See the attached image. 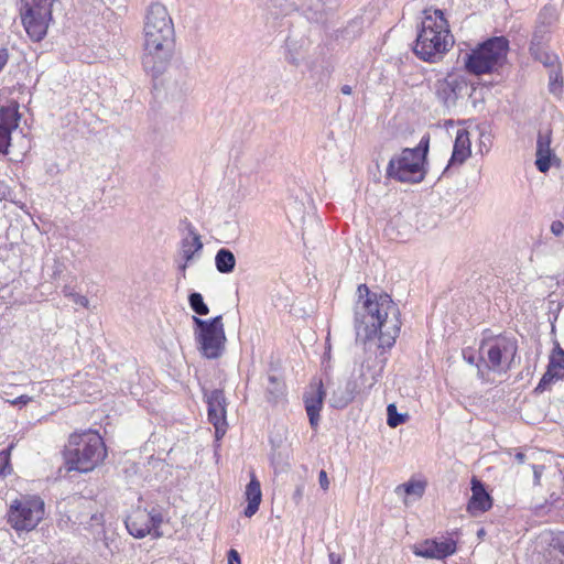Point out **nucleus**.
<instances>
[{
	"instance_id": "nucleus-1",
	"label": "nucleus",
	"mask_w": 564,
	"mask_h": 564,
	"mask_svg": "<svg viewBox=\"0 0 564 564\" xmlns=\"http://www.w3.org/2000/svg\"><path fill=\"white\" fill-rule=\"evenodd\" d=\"M355 328L358 338H379L380 347L390 348L401 328L400 311L390 295L370 292L366 284L357 289Z\"/></svg>"
},
{
	"instance_id": "nucleus-2",
	"label": "nucleus",
	"mask_w": 564,
	"mask_h": 564,
	"mask_svg": "<svg viewBox=\"0 0 564 564\" xmlns=\"http://www.w3.org/2000/svg\"><path fill=\"white\" fill-rule=\"evenodd\" d=\"M141 39L142 69L158 79L167 70L175 47L174 22L164 4L154 2L147 8Z\"/></svg>"
},
{
	"instance_id": "nucleus-3",
	"label": "nucleus",
	"mask_w": 564,
	"mask_h": 564,
	"mask_svg": "<svg viewBox=\"0 0 564 564\" xmlns=\"http://www.w3.org/2000/svg\"><path fill=\"white\" fill-rule=\"evenodd\" d=\"M454 44L447 20L441 10H425L419 30L414 54L425 62H436Z\"/></svg>"
},
{
	"instance_id": "nucleus-4",
	"label": "nucleus",
	"mask_w": 564,
	"mask_h": 564,
	"mask_svg": "<svg viewBox=\"0 0 564 564\" xmlns=\"http://www.w3.org/2000/svg\"><path fill=\"white\" fill-rule=\"evenodd\" d=\"M64 455L68 470L88 473L105 459L107 451L97 432L86 431L70 435Z\"/></svg>"
},
{
	"instance_id": "nucleus-5",
	"label": "nucleus",
	"mask_w": 564,
	"mask_h": 564,
	"mask_svg": "<svg viewBox=\"0 0 564 564\" xmlns=\"http://www.w3.org/2000/svg\"><path fill=\"white\" fill-rule=\"evenodd\" d=\"M429 152V138H422L417 147L405 148L393 156L387 167V177L402 183H420L425 177L424 164Z\"/></svg>"
},
{
	"instance_id": "nucleus-6",
	"label": "nucleus",
	"mask_w": 564,
	"mask_h": 564,
	"mask_svg": "<svg viewBox=\"0 0 564 564\" xmlns=\"http://www.w3.org/2000/svg\"><path fill=\"white\" fill-rule=\"evenodd\" d=\"M509 42L506 37H492L466 55L465 66L475 75L496 72L507 58Z\"/></svg>"
},
{
	"instance_id": "nucleus-7",
	"label": "nucleus",
	"mask_w": 564,
	"mask_h": 564,
	"mask_svg": "<svg viewBox=\"0 0 564 564\" xmlns=\"http://www.w3.org/2000/svg\"><path fill=\"white\" fill-rule=\"evenodd\" d=\"M193 322L196 325L195 339L200 354L208 359L221 357L227 341L223 317L219 315L205 321L193 316Z\"/></svg>"
},
{
	"instance_id": "nucleus-8",
	"label": "nucleus",
	"mask_w": 564,
	"mask_h": 564,
	"mask_svg": "<svg viewBox=\"0 0 564 564\" xmlns=\"http://www.w3.org/2000/svg\"><path fill=\"white\" fill-rule=\"evenodd\" d=\"M21 19L31 40L39 42L52 21V0H22Z\"/></svg>"
},
{
	"instance_id": "nucleus-9",
	"label": "nucleus",
	"mask_w": 564,
	"mask_h": 564,
	"mask_svg": "<svg viewBox=\"0 0 564 564\" xmlns=\"http://www.w3.org/2000/svg\"><path fill=\"white\" fill-rule=\"evenodd\" d=\"M44 517V502L39 497H22L10 505L8 522L17 531H31Z\"/></svg>"
},
{
	"instance_id": "nucleus-10",
	"label": "nucleus",
	"mask_w": 564,
	"mask_h": 564,
	"mask_svg": "<svg viewBox=\"0 0 564 564\" xmlns=\"http://www.w3.org/2000/svg\"><path fill=\"white\" fill-rule=\"evenodd\" d=\"M517 355V343L507 337H498L480 346L481 359L494 371L507 370Z\"/></svg>"
},
{
	"instance_id": "nucleus-11",
	"label": "nucleus",
	"mask_w": 564,
	"mask_h": 564,
	"mask_svg": "<svg viewBox=\"0 0 564 564\" xmlns=\"http://www.w3.org/2000/svg\"><path fill=\"white\" fill-rule=\"evenodd\" d=\"M474 90L466 78L457 74H449L435 83L436 97L446 108L456 106L459 99L471 96Z\"/></svg>"
},
{
	"instance_id": "nucleus-12",
	"label": "nucleus",
	"mask_w": 564,
	"mask_h": 564,
	"mask_svg": "<svg viewBox=\"0 0 564 564\" xmlns=\"http://www.w3.org/2000/svg\"><path fill=\"white\" fill-rule=\"evenodd\" d=\"M162 521L161 513L154 509L152 511L137 509L127 518L126 527L129 533L138 539L144 538L148 534L160 538L162 533L159 531V527Z\"/></svg>"
},
{
	"instance_id": "nucleus-13",
	"label": "nucleus",
	"mask_w": 564,
	"mask_h": 564,
	"mask_svg": "<svg viewBox=\"0 0 564 564\" xmlns=\"http://www.w3.org/2000/svg\"><path fill=\"white\" fill-rule=\"evenodd\" d=\"M208 420L215 427V436L221 438L226 433V399L221 390L215 389L206 394Z\"/></svg>"
},
{
	"instance_id": "nucleus-14",
	"label": "nucleus",
	"mask_w": 564,
	"mask_h": 564,
	"mask_svg": "<svg viewBox=\"0 0 564 564\" xmlns=\"http://www.w3.org/2000/svg\"><path fill=\"white\" fill-rule=\"evenodd\" d=\"M456 552V541L452 538H442L441 540H425L413 546V553L416 556L425 558L443 560Z\"/></svg>"
},
{
	"instance_id": "nucleus-15",
	"label": "nucleus",
	"mask_w": 564,
	"mask_h": 564,
	"mask_svg": "<svg viewBox=\"0 0 564 564\" xmlns=\"http://www.w3.org/2000/svg\"><path fill=\"white\" fill-rule=\"evenodd\" d=\"M20 113L17 102L0 107V152L8 153L11 133L19 126Z\"/></svg>"
},
{
	"instance_id": "nucleus-16",
	"label": "nucleus",
	"mask_w": 564,
	"mask_h": 564,
	"mask_svg": "<svg viewBox=\"0 0 564 564\" xmlns=\"http://www.w3.org/2000/svg\"><path fill=\"white\" fill-rule=\"evenodd\" d=\"M556 20V11L552 7H544L538 15L536 25L532 35L530 52H538V48L545 47L551 25Z\"/></svg>"
},
{
	"instance_id": "nucleus-17",
	"label": "nucleus",
	"mask_w": 564,
	"mask_h": 564,
	"mask_svg": "<svg viewBox=\"0 0 564 564\" xmlns=\"http://www.w3.org/2000/svg\"><path fill=\"white\" fill-rule=\"evenodd\" d=\"M203 247L204 245L200 235L196 232L192 226H189L187 235L181 240L180 249V256L183 262L178 264V270L183 273L184 276L187 265L195 259L199 258Z\"/></svg>"
},
{
	"instance_id": "nucleus-18",
	"label": "nucleus",
	"mask_w": 564,
	"mask_h": 564,
	"mask_svg": "<svg viewBox=\"0 0 564 564\" xmlns=\"http://www.w3.org/2000/svg\"><path fill=\"white\" fill-rule=\"evenodd\" d=\"M325 391L322 381L311 384L304 394L305 410L313 429H316L319 421Z\"/></svg>"
},
{
	"instance_id": "nucleus-19",
	"label": "nucleus",
	"mask_w": 564,
	"mask_h": 564,
	"mask_svg": "<svg viewBox=\"0 0 564 564\" xmlns=\"http://www.w3.org/2000/svg\"><path fill=\"white\" fill-rule=\"evenodd\" d=\"M552 131L550 129L540 131L536 140V169L541 173H546L552 164V161H556L557 158L554 151L551 149Z\"/></svg>"
},
{
	"instance_id": "nucleus-20",
	"label": "nucleus",
	"mask_w": 564,
	"mask_h": 564,
	"mask_svg": "<svg viewBox=\"0 0 564 564\" xmlns=\"http://www.w3.org/2000/svg\"><path fill=\"white\" fill-rule=\"evenodd\" d=\"M562 378H564V350L558 347L553 350L547 369L538 384L536 390L543 391L551 382Z\"/></svg>"
},
{
	"instance_id": "nucleus-21",
	"label": "nucleus",
	"mask_w": 564,
	"mask_h": 564,
	"mask_svg": "<svg viewBox=\"0 0 564 564\" xmlns=\"http://www.w3.org/2000/svg\"><path fill=\"white\" fill-rule=\"evenodd\" d=\"M471 485L473 495L467 509L473 516H478L491 508V498L479 480L474 478Z\"/></svg>"
},
{
	"instance_id": "nucleus-22",
	"label": "nucleus",
	"mask_w": 564,
	"mask_h": 564,
	"mask_svg": "<svg viewBox=\"0 0 564 564\" xmlns=\"http://www.w3.org/2000/svg\"><path fill=\"white\" fill-rule=\"evenodd\" d=\"M470 147L471 142L468 131L465 129L458 130L454 142L452 158L446 170L454 164L462 165L471 154Z\"/></svg>"
},
{
	"instance_id": "nucleus-23",
	"label": "nucleus",
	"mask_w": 564,
	"mask_h": 564,
	"mask_svg": "<svg viewBox=\"0 0 564 564\" xmlns=\"http://www.w3.org/2000/svg\"><path fill=\"white\" fill-rule=\"evenodd\" d=\"M248 506L245 509V516L251 518L259 509L262 499L261 486L254 474H251V479L246 487L245 491Z\"/></svg>"
},
{
	"instance_id": "nucleus-24",
	"label": "nucleus",
	"mask_w": 564,
	"mask_h": 564,
	"mask_svg": "<svg viewBox=\"0 0 564 564\" xmlns=\"http://www.w3.org/2000/svg\"><path fill=\"white\" fill-rule=\"evenodd\" d=\"M356 382L350 380L344 384H338L329 399L330 405L337 409L347 406L356 395Z\"/></svg>"
},
{
	"instance_id": "nucleus-25",
	"label": "nucleus",
	"mask_w": 564,
	"mask_h": 564,
	"mask_svg": "<svg viewBox=\"0 0 564 564\" xmlns=\"http://www.w3.org/2000/svg\"><path fill=\"white\" fill-rule=\"evenodd\" d=\"M308 43L304 39L288 37L286 40V61L292 65H300L307 52Z\"/></svg>"
},
{
	"instance_id": "nucleus-26",
	"label": "nucleus",
	"mask_w": 564,
	"mask_h": 564,
	"mask_svg": "<svg viewBox=\"0 0 564 564\" xmlns=\"http://www.w3.org/2000/svg\"><path fill=\"white\" fill-rule=\"evenodd\" d=\"M545 564H564V534L553 538L544 552Z\"/></svg>"
},
{
	"instance_id": "nucleus-27",
	"label": "nucleus",
	"mask_w": 564,
	"mask_h": 564,
	"mask_svg": "<svg viewBox=\"0 0 564 564\" xmlns=\"http://www.w3.org/2000/svg\"><path fill=\"white\" fill-rule=\"evenodd\" d=\"M295 9L302 10L310 19H317L325 10L326 0H290Z\"/></svg>"
},
{
	"instance_id": "nucleus-28",
	"label": "nucleus",
	"mask_w": 564,
	"mask_h": 564,
	"mask_svg": "<svg viewBox=\"0 0 564 564\" xmlns=\"http://www.w3.org/2000/svg\"><path fill=\"white\" fill-rule=\"evenodd\" d=\"M215 265L218 272L230 273L235 270L236 257L229 249L221 248L215 256Z\"/></svg>"
},
{
	"instance_id": "nucleus-29",
	"label": "nucleus",
	"mask_w": 564,
	"mask_h": 564,
	"mask_svg": "<svg viewBox=\"0 0 564 564\" xmlns=\"http://www.w3.org/2000/svg\"><path fill=\"white\" fill-rule=\"evenodd\" d=\"M424 484L421 481H410L402 484L395 488L397 495H404V502L408 503V497L413 496L415 498H421L424 494Z\"/></svg>"
},
{
	"instance_id": "nucleus-30",
	"label": "nucleus",
	"mask_w": 564,
	"mask_h": 564,
	"mask_svg": "<svg viewBox=\"0 0 564 564\" xmlns=\"http://www.w3.org/2000/svg\"><path fill=\"white\" fill-rule=\"evenodd\" d=\"M549 91L555 97H561L563 94V76L562 66H555L549 70Z\"/></svg>"
},
{
	"instance_id": "nucleus-31",
	"label": "nucleus",
	"mask_w": 564,
	"mask_h": 564,
	"mask_svg": "<svg viewBox=\"0 0 564 564\" xmlns=\"http://www.w3.org/2000/svg\"><path fill=\"white\" fill-rule=\"evenodd\" d=\"M530 53L536 61L547 67L549 70L555 68V66H561L558 57L555 54L547 52L545 47L538 48V52Z\"/></svg>"
},
{
	"instance_id": "nucleus-32",
	"label": "nucleus",
	"mask_w": 564,
	"mask_h": 564,
	"mask_svg": "<svg viewBox=\"0 0 564 564\" xmlns=\"http://www.w3.org/2000/svg\"><path fill=\"white\" fill-rule=\"evenodd\" d=\"M284 394V384L275 377L269 378V386L267 388V399L270 402H278Z\"/></svg>"
},
{
	"instance_id": "nucleus-33",
	"label": "nucleus",
	"mask_w": 564,
	"mask_h": 564,
	"mask_svg": "<svg viewBox=\"0 0 564 564\" xmlns=\"http://www.w3.org/2000/svg\"><path fill=\"white\" fill-rule=\"evenodd\" d=\"M188 302L191 308L198 315L208 314V306L204 303L203 296L200 293L194 292L189 294Z\"/></svg>"
},
{
	"instance_id": "nucleus-34",
	"label": "nucleus",
	"mask_w": 564,
	"mask_h": 564,
	"mask_svg": "<svg viewBox=\"0 0 564 564\" xmlns=\"http://www.w3.org/2000/svg\"><path fill=\"white\" fill-rule=\"evenodd\" d=\"M387 414H388L387 423L390 427L399 426L400 424L404 423L408 417L406 414H399L397 412V406L393 403L388 405Z\"/></svg>"
},
{
	"instance_id": "nucleus-35",
	"label": "nucleus",
	"mask_w": 564,
	"mask_h": 564,
	"mask_svg": "<svg viewBox=\"0 0 564 564\" xmlns=\"http://www.w3.org/2000/svg\"><path fill=\"white\" fill-rule=\"evenodd\" d=\"M12 445L7 449L0 452V475H7L11 473L10 466V451Z\"/></svg>"
},
{
	"instance_id": "nucleus-36",
	"label": "nucleus",
	"mask_w": 564,
	"mask_h": 564,
	"mask_svg": "<svg viewBox=\"0 0 564 564\" xmlns=\"http://www.w3.org/2000/svg\"><path fill=\"white\" fill-rule=\"evenodd\" d=\"M65 296L70 297L75 304H78L85 308L88 307L89 301L86 296L74 292L64 291Z\"/></svg>"
},
{
	"instance_id": "nucleus-37",
	"label": "nucleus",
	"mask_w": 564,
	"mask_h": 564,
	"mask_svg": "<svg viewBox=\"0 0 564 564\" xmlns=\"http://www.w3.org/2000/svg\"><path fill=\"white\" fill-rule=\"evenodd\" d=\"M319 486L323 490H328L329 488V479L327 477V473L325 470H321L318 474Z\"/></svg>"
},
{
	"instance_id": "nucleus-38",
	"label": "nucleus",
	"mask_w": 564,
	"mask_h": 564,
	"mask_svg": "<svg viewBox=\"0 0 564 564\" xmlns=\"http://www.w3.org/2000/svg\"><path fill=\"white\" fill-rule=\"evenodd\" d=\"M551 231L556 237L561 236L564 231V224L560 220H555L551 224Z\"/></svg>"
},
{
	"instance_id": "nucleus-39",
	"label": "nucleus",
	"mask_w": 564,
	"mask_h": 564,
	"mask_svg": "<svg viewBox=\"0 0 564 564\" xmlns=\"http://www.w3.org/2000/svg\"><path fill=\"white\" fill-rule=\"evenodd\" d=\"M33 400L32 397H29V395H20L18 398H15L14 400L10 401L11 404L13 405H20V406H23V405H26L29 402H31Z\"/></svg>"
},
{
	"instance_id": "nucleus-40",
	"label": "nucleus",
	"mask_w": 564,
	"mask_h": 564,
	"mask_svg": "<svg viewBox=\"0 0 564 564\" xmlns=\"http://www.w3.org/2000/svg\"><path fill=\"white\" fill-rule=\"evenodd\" d=\"M303 494H304V486L303 485H299L295 490H294V494H293V500L296 505H299L303 498Z\"/></svg>"
},
{
	"instance_id": "nucleus-41",
	"label": "nucleus",
	"mask_w": 564,
	"mask_h": 564,
	"mask_svg": "<svg viewBox=\"0 0 564 564\" xmlns=\"http://www.w3.org/2000/svg\"><path fill=\"white\" fill-rule=\"evenodd\" d=\"M228 564H240V556L236 550H230L228 553Z\"/></svg>"
},
{
	"instance_id": "nucleus-42",
	"label": "nucleus",
	"mask_w": 564,
	"mask_h": 564,
	"mask_svg": "<svg viewBox=\"0 0 564 564\" xmlns=\"http://www.w3.org/2000/svg\"><path fill=\"white\" fill-rule=\"evenodd\" d=\"M8 58H9L8 51L4 48L0 50V72L8 63Z\"/></svg>"
},
{
	"instance_id": "nucleus-43",
	"label": "nucleus",
	"mask_w": 564,
	"mask_h": 564,
	"mask_svg": "<svg viewBox=\"0 0 564 564\" xmlns=\"http://www.w3.org/2000/svg\"><path fill=\"white\" fill-rule=\"evenodd\" d=\"M532 469H533V474H534V482L538 485L540 482V478H541V475H542L543 467L542 466L532 465Z\"/></svg>"
},
{
	"instance_id": "nucleus-44",
	"label": "nucleus",
	"mask_w": 564,
	"mask_h": 564,
	"mask_svg": "<svg viewBox=\"0 0 564 564\" xmlns=\"http://www.w3.org/2000/svg\"><path fill=\"white\" fill-rule=\"evenodd\" d=\"M328 558L329 564H341V557L336 553H329Z\"/></svg>"
},
{
	"instance_id": "nucleus-45",
	"label": "nucleus",
	"mask_w": 564,
	"mask_h": 564,
	"mask_svg": "<svg viewBox=\"0 0 564 564\" xmlns=\"http://www.w3.org/2000/svg\"><path fill=\"white\" fill-rule=\"evenodd\" d=\"M514 458L517 460L518 464H524L525 463V459H527V455L522 452H518L516 455H514Z\"/></svg>"
},
{
	"instance_id": "nucleus-46",
	"label": "nucleus",
	"mask_w": 564,
	"mask_h": 564,
	"mask_svg": "<svg viewBox=\"0 0 564 564\" xmlns=\"http://www.w3.org/2000/svg\"><path fill=\"white\" fill-rule=\"evenodd\" d=\"M340 91H341L344 95H351V93H352V88H351V86H349V85H344V86H341Z\"/></svg>"
},
{
	"instance_id": "nucleus-47",
	"label": "nucleus",
	"mask_w": 564,
	"mask_h": 564,
	"mask_svg": "<svg viewBox=\"0 0 564 564\" xmlns=\"http://www.w3.org/2000/svg\"><path fill=\"white\" fill-rule=\"evenodd\" d=\"M282 0H276V3H274V8H280L282 7Z\"/></svg>"
},
{
	"instance_id": "nucleus-48",
	"label": "nucleus",
	"mask_w": 564,
	"mask_h": 564,
	"mask_svg": "<svg viewBox=\"0 0 564 564\" xmlns=\"http://www.w3.org/2000/svg\"><path fill=\"white\" fill-rule=\"evenodd\" d=\"M99 519H100V517H98L97 514L91 516V520H94V521H98Z\"/></svg>"
},
{
	"instance_id": "nucleus-49",
	"label": "nucleus",
	"mask_w": 564,
	"mask_h": 564,
	"mask_svg": "<svg viewBox=\"0 0 564 564\" xmlns=\"http://www.w3.org/2000/svg\"><path fill=\"white\" fill-rule=\"evenodd\" d=\"M468 361H469L470 364H473V362H474V358H473V357H469V358H468Z\"/></svg>"
}]
</instances>
